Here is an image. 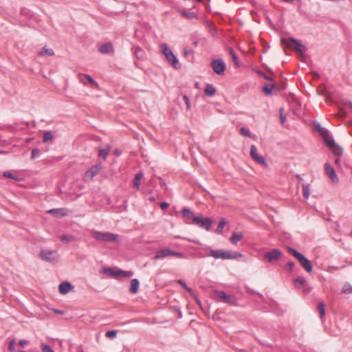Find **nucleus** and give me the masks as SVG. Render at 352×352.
<instances>
[{
    "mask_svg": "<svg viewBox=\"0 0 352 352\" xmlns=\"http://www.w3.org/2000/svg\"><path fill=\"white\" fill-rule=\"evenodd\" d=\"M280 43L287 47L295 50L299 54L302 56L305 51H306V47L302 45L301 41L297 40L293 37L289 38H282L280 39Z\"/></svg>",
    "mask_w": 352,
    "mask_h": 352,
    "instance_id": "f257e3e1",
    "label": "nucleus"
},
{
    "mask_svg": "<svg viewBox=\"0 0 352 352\" xmlns=\"http://www.w3.org/2000/svg\"><path fill=\"white\" fill-rule=\"evenodd\" d=\"M288 252L294 256L298 261L300 263V265L308 272L311 273L313 271V267L311 263V261L305 256L302 254L298 252L293 248L288 247Z\"/></svg>",
    "mask_w": 352,
    "mask_h": 352,
    "instance_id": "f03ea898",
    "label": "nucleus"
},
{
    "mask_svg": "<svg viewBox=\"0 0 352 352\" xmlns=\"http://www.w3.org/2000/svg\"><path fill=\"white\" fill-rule=\"evenodd\" d=\"M92 236L97 241L104 242H116L118 239V234L100 231H94L92 233Z\"/></svg>",
    "mask_w": 352,
    "mask_h": 352,
    "instance_id": "7ed1b4c3",
    "label": "nucleus"
},
{
    "mask_svg": "<svg viewBox=\"0 0 352 352\" xmlns=\"http://www.w3.org/2000/svg\"><path fill=\"white\" fill-rule=\"evenodd\" d=\"M169 256H173L178 258H185L186 256L183 252H176L170 249L166 248L158 250L155 252V259H162Z\"/></svg>",
    "mask_w": 352,
    "mask_h": 352,
    "instance_id": "20e7f679",
    "label": "nucleus"
},
{
    "mask_svg": "<svg viewBox=\"0 0 352 352\" xmlns=\"http://www.w3.org/2000/svg\"><path fill=\"white\" fill-rule=\"evenodd\" d=\"M162 52L164 54L168 62L175 69L179 67V61L173 51L165 43L162 45Z\"/></svg>",
    "mask_w": 352,
    "mask_h": 352,
    "instance_id": "39448f33",
    "label": "nucleus"
},
{
    "mask_svg": "<svg viewBox=\"0 0 352 352\" xmlns=\"http://www.w3.org/2000/svg\"><path fill=\"white\" fill-rule=\"evenodd\" d=\"M211 218H203L201 214H198L192 218V224L199 225L201 228L209 231L212 224Z\"/></svg>",
    "mask_w": 352,
    "mask_h": 352,
    "instance_id": "423d86ee",
    "label": "nucleus"
},
{
    "mask_svg": "<svg viewBox=\"0 0 352 352\" xmlns=\"http://www.w3.org/2000/svg\"><path fill=\"white\" fill-rule=\"evenodd\" d=\"M102 272L104 274L111 277H118L120 276L131 277L133 274L132 271H124L120 269L114 270L111 267L104 268Z\"/></svg>",
    "mask_w": 352,
    "mask_h": 352,
    "instance_id": "0eeeda50",
    "label": "nucleus"
},
{
    "mask_svg": "<svg viewBox=\"0 0 352 352\" xmlns=\"http://www.w3.org/2000/svg\"><path fill=\"white\" fill-rule=\"evenodd\" d=\"M210 66L214 72L219 76L223 75L226 69V64L221 58L213 60Z\"/></svg>",
    "mask_w": 352,
    "mask_h": 352,
    "instance_id": "6e6552de",
    "label": "nucleus"
},
{
    "mask_svg": "<svg viewBox=\"0 0 352 352\" xmlns=\"http://www.w3.org/2000/svg\"><path fill=\"white\" fill-rule=\"evenodd\" d=\"M39 256L46 262L54 263L57 261V253L52 250H42L39 252Z\"/></svg>",
    "mask_w": 352,
    "mask_h": 352,
    "instance_id": "1a4fd4ad",
    "label": "nucleus"
},
{
    "mask_svg": "<svg viewBox=\"0 0 352 352\" xmlns=\"http://www.w3.org/2000/svg\"><path fill=\"white\" fill-rule=\"evenodd\" d=\"M283 253L279 249H272L264 254V258L268 262L272 263L278 261L280 259Z\"/></svg>",
    "mask_w": 352,
    "mask_h": 352,
    "instance_id": "9d476101",
    "label": "nucleus"
},
{
    "mask_svg": "<svg viewBox=\"0 0 352 352\" xmlns=\"http://www.w3.org/2000/svg\"><path fill=\"white\" fill-rule=\"evenodd\" d=\"M214 295L222 299V301L225 303L230 305H235L236 304V298L232 296L228 295L225 292L221 290L214 291Z\"/></svg>",
    "mask_w": 352,
    "mask_h": 352,
    "instance_id": "9b49d317",
    "label": "nucleus"
},
{
    "mask_svg": "<svg viewBox=\"0 0 352 352\" xmlns=\"http://www.w3.org/2000/svg\"><path fill=\"white\" fill-rule=\"evenodd\" d=\"M102 169V165L100 164H96L92 166L84 175V179L85 181L91 180L96 175H98Z\"/></svg>",
    "mask_w": 352,
    "mask_h": 352,
    "instance_id": "f8f14e48",
    "label": "nucleus"
},
{
    "mask_svg": "<svg viewBox=\"0 0 352 352\" xmlns=\"http://www.w3.org/2000/svg\"><path fill=\"white\" fill-rule=\"evenodd\" d=\"M250 156L258 164L264 166H267V163L266 162L265 157L258 154L257 148L255 145L251 146Z\"/></svg>",
    "mask_w": 352,
    "mask_h": 352,
    "instance_id": "ddd939ff",
    "label": "nucleus"
},
{
    "mask_svg": "<svg viewBox=\"0 0 352 352\" xmlns=\"http://www.w3.org/2000/svg\"><path fill=\"white\" fill-rule=\"evenodd\" d=\"M182 16L186 19H197V10L195 6L190 9L183 8L179 10Z\"/></svg>",
    "mask_w": 352,
    "mask_h": 352,
    "instance_id": "4468645a",
    "label": "nucleus"
},
{
    "mask_svg": "<svg viewBox=\"0 0 352 352\" xmlns=\"http://www.w3.org/2000/svg\"><path fill=\"white\" fill-rule=\"evenodd\" d=\"M324 172L333 183L336 184L338 182V177L336 175L333 167L329 163L324 164Z\"/></svg>",
    "mask_w": 352,
    "mask_h": 352,
    "instance_id": "2eb2a0df",
    "label": "nucleus"
},
{
    "mask_svg": "<svg viewBox=\"0 0 352 352\" xmlns=\"http://www.w3.org/2000/svg\"><path fill=\"white\" fill-rule=\"evenodd\" d=\"M324 143L334 155L337 156H341L342 155V148L336 143L332 138Z\"/></svg>",
    "mask_w": 352,
    "mask_h": 352,
    "instance_id": "dca6fc26",
    "label": "nucleus"
},
{
    "mask_svg": "<svg viewBox=\"0 0 352 352\" xmlns=\"http://www.w3.org/2000/svg\"><path fill=\"white\" fill-rule=\"evenodd\" d=\"M314 127L320 135L323 138L324 142H327L331 137L329 135V131L323 127L318 122H314Z\"/></svg>",
    "mask_w": 352,
    "mask_h": 352,
    "instance_id": "f3484780",
    "label": "nucleus"
},
{
    "mask_svg": "<svg viewBox=\"0 0 352 352\" xmlns=\"http://www.w3.org/2000/svg\"><path fill=\"white\" fill-rule=\"evenodd\" d=\"M79 80L80 82L86 85L87 82H89L94 87H98V84L96 82L94 78L88 74H80L78 76Z\"/></svg>",
    "mask_w": 352,
    "mask_h": 352,
    "instance_id": "a211bd4d",
    "label": "nucleus"
},
{
    "mask_svg": "<svg viewBox=\"0 0 352 352\" xmlns=\"http://www.w3.org/2000/svg\"><path fill=\"white\" fill-rule=\"evenodd\" d=\"M74 289V286L67 281H64L58 285V292L61 294H66Z\"/></svg>",
    "mask_w": 352,
    "mask_h": 352,
    "instance_id": "6ab92c4d",
    "label": "nucleus"
},
{
    "mask_svg": "<svg viewBox=\"0 0 352 352\" xmlns=\"http://www.w3.org/2000/svg\"><path fill=\"white\" fill-rule=\"evenodd\" d=\"M50 214L56 217H62L67 215L68 210L66 208H53L48 211Z\"/></svg>",
    "mask_w": 352,
    "mask_h": 352,
    "instance_id": "aec40b11",
    "label": "nucleus"
},
{
    "mask_svg": "<svg viewBox=\"0 0 352 352\" xmlns=\"http://www.w3.org/2000/svg\"><path fill=\"white\" fill-rule=\"evenodd\" d=\"M98 51L101 54H109L113 52V47L111 43H107L100 45L98 48Z\"/></svg>",
    "mask_w": 352,
    "mask_h": 352,
    "instance_id": "412c9836",
    "label": "nucleus"
},
{
    "mask_svg": "<svg viewBox=\"0 0 352 352\" xmlns=\"http://www.w3.org/2000/svg\"><path fill=\"white\" fill-rule=\"evenodd\" d=\"M242 256V254L235 251H225L223 260L225 259H235Z\"/></svg>",
    "mask_w": 352,
    "mask_h": 352,
    "instance_id": "4be33fe9",
    "label": "nucleus"
},
{
    "mask_svg": "<svg viewBox=\"0 0 352 352\" xmlns=\"http://www.w3.org/2000/svg\"><path fill=\"white\" fill-rule=\"evenodd\" d=\"M144 175L142 172L137 173L133 180V187L137 190L140 189L141 180L143 178Z\"/></svg>",
    "mask_w": 352,
    "mask_h": 352,
    "instance_id": "5701e85b",
    "label": "nucleus"
},
{
    "mask_svg": "<svg viewBox=\"0 0 352 352\" xmlns=\"http://www.w3.org/2000/svg\"><path fill=\"white\" fill-rule=\"evenodd\" d=\"M133 54L137 59L141 60L144 56V52L139 46H133L132 47Z\"/></svg>",
    "mask_w": 352,
    "mask_h": 352,
    "instance_id": "b1692460",
    "label": "nucleus"
},
{
    "mask_svg": "<svg viewBox=\"0 0 352 352\" xmlns=\"http://www.w3.org/2000/svg\"><path fill=\"white\" fill-rule=\"evenodd\" d=\"M243 234L241 232H233L230 240L233 244L236 245L238 243L239 241H241L243 239Z\"/></svg>",
    "mask_w": 352,
    "mask_h": 352,
    "instance_id": "393cba45",
    "label": "nucleus"
},
{
    "mask_svg": "<svg viewBox=\"0 0 352 352\" xmlns=\"http://www.w3.org/2000/svg\"><path fill=\"white\" fill-rule=\"evenodd\" d=\"M182 215L184 219L191 220V223H192V218L195 216H193L192 211L188 208L185 207L182 209Z\"/></svg>",
    "mask_w": 352,
    "mask_h": 352,
    "instance_id": "a878e982",
    "label": "nucleus"
},
{
    "mask_svg": "<svg viewBox=\"0 0 352 352\" xmlns=\"http://www.w3.org/2000/svg\"><path fill=\"white\" fill-rule=\"evenodd\" d=\"M140 282L138 278H133L131 281L130 292L131 294H136L138 292Z\"/></svg>",
    "mask_w": 352,
    "mask_h": 352,
    "instance_id": "bb28decb",
    "label": "nucleus"
},
{
    "mask_svg": "<svg viewBox=\"0 0 352 352\" xmlns=\"http://www.w3.org/2000/svg\"><path fill=\"white\" fill-rule=\"evenodd\" d=\"M278 85L275 83H272L271 85H266L263 87V92L265 95H270L272 93V89H277Z\"/></svg>",
    "mask_w": 352,
    "mask_h": 352,
    "instance_id": "cd10ccee",
    "label": "nucleus"
},
{
    "mask_svg": "<svg viewBox=\"0 0 352 352\" xmlns=\"http://www.w3.org/2000/svg\"><path fill=\"white\" fill-rule=\"evenodd\" d=\"M224 252L223 250H211L209 255L215 258H222L223 259L224 256Z\"/></svg>",
    "mask_w": 352,
    "mask_h": 352,
    "instance_id": "c85d7f7f",
    "label": "nucleus"
},
{
    "mask_svg": "<svg viewBox=\"0 0 352 352\" xmlns=\"http://www.w3.org/2000/svg\"><path fill=\"white\" fill-rule=\"evenodd\" d=\"M215 92H216V89L212 85L208 84L206 86L204 93L206 96H212L215 94Z\"/></svg>",
    "mask_w": 352,
    "mask_h": 352,
    "instance_id": "c756f323",
    "label": "nucleus"
},
{
    "mask_svg": "<svg viewBox=\"0 0 352 352\" xmlns=\"http://www.w3.org/2000/svg\"><path fill=\"white\" fill-rule=\"evenodd\" d=\"M307 280L305 277L303 276H298L296 278L294 279V285L297 288H300L303 287Z\"/></svg>",
    "mask_w": 352,
    "mask_h": 352,
    "instance_id": "7c9ffc66",
    "label": "nucleus"
},
{
    "mask_svg": "<svg viewBox=\"0 0 352 352\" xmlns=\"http://www.w3.org/2000/svg\"><path fill=\"white\" fill-rule=\"evenodd\" d=\"M227 224V221L224 218H221L219 222L218 226L216 229L217 234H222L224 226Z\"/></svg>",
    "mask_w": 352,
    "mask_h": 352,
    "instance_id": "2f4dec72",
    "label": "nucleus"
},
{
    "mask_svg": "<svg viewBox=\"0 0 352 352\" xmlns=\"http://www.w3.org/2000/svg\"><path fill=\"white\" fill-rule=\"evenodd\" d=\"M41 56H53L54 52L52 49L44 47L39 52Z\"/></svg>",
    "mask_w": 352,
    "mask_h": 352,
    "instance_id": "473e14b6",
    "label": "nucleus"
},
{
    "mask_svg": "<svg viewBox=\"0 0 352 352\" xmlns=\"http://www.w3.org/2000/svg\"><path fill=\"white\" fill-rule=\"evenodd\" d=\"M60 240L63 242H72L75 240V237L72 235H68V234H63L60 236Z\"/></svg>",
    "mask_w": 352,
    "mask_h": 352,
    "instance_id": "72a5a7b5",
    "label": "nucleus"
},
{
    "mask_svg": "<svg viewBox=\"0 0 352 352\" xmlns=\"http://www.w3.org/2000/svg\"><path fill=\"white\" fill-rule=\"evenodd\" d=\"M317 310L319 313L320 318H322L325 315L324 303L323 302H320L318 304Z\"/></svg>",
    "mask_w": 352,
    "mask_h": 352,
    "instance_id": "f704fd0d",
    "label": "nucleus"
},
{
    "mask_svg": "<svg viewBox=\"0 0 352 352\" xmlns=\"http://www.w3.org/2000/svg\"><path fill=\"white\" fill-rule=\"evenodd\" d=\"M310 188L309 184H302V195L305 199H308L309 197Z\"/></svg>",
    "mask_w": 352,
    "mask_h": 352,
    "instance_id": "c9c22d12",
    "label": "nucleus"
},
{
    "mask_svg": "<svg viewBox=\"0 0 352 352\" xmlns=\"http://www.w3.org/2000/svg\"><path fill=\"white\" fill-rule=\"evenodd\" d=\"M52 139H53V135H52V133L51 131H47L44 133L43 136V142H47L49 141L52 140Z\"/></svg>",
    "mask_w": 352,
    "mask_h": 352,
    "instance_id": "e433bc0d",
    "label": "nucleus"
},
{
    "mask_svg": "<svg viewBox=\"0 0 352 352\" xmlns=\"http://www.w3.org/2000/svg\"><path fill=\"white\" fill-rule=\"evenodd\" d=\"M3 176L6 178L14 179L16 181H21V179L19 177H18L17 176L14 175V174H12V173H10L9 171L3 172Z\"/></svg>",
    "mask_w": 352,
    "mask_h": 352,
    "instance_id": "4c0bfd02",
    "label": "nucleus"
},
{
    "mask_svg": "<svg viewBox=\"0 0 352 352\" xmlns=\"http://www.w3.org/2000/svg\"><path fill=\"white\" fill-rule=\"evenodd\" d=\"M109 148H100L99 149V157H102L104 160L107 158L109 155Z\"/></svg>",
    "mask_w": 352,
    "mask_h": 352,
    "instance_id": "58836bf2",
    "label": "nucleus"
},
{
    "mask_svg": "<svg viewBox=\"0 0 352 352\" xmlns=\"http://www.w3.org/2000/svg\"><path fill=\"white\" fill-rule=\"evenodd\" d=\"M177 283L182 287H184L188 293H190L192 296H193V293H192V289L190 288V287H188L187 286V285L186 284V283L182 280V279H179L177 280Z\"/></svg>",
    "mask_w": 352,
    "mask_h": 352,
    "instance_id": "ea45409f",
    "label": "nucleus"
},
{
    "mask_svg": "<svg viewBox=\"0 0 352 352\" xmlns=\"http://www.w3.org/2000/svg\"><path fill=\"white\" fill-rule=\"evenodd\" d=\"M228 51H229V53H230V54L231 55V56L232 58V60H233L234 65L236 66H239L238 58H237V56H236L234 50L232 48L230 47Z\"/></svg>",
    "mask_w": 352,
    "mask_h": 352,
    "instance_id": "a19ab883",
    "label": "nucleus"
},
{
    "mask_svg": "<svg viewBox=\"0 0 352 352\" xmlns=\"http://www.w3.org/2000/svg\"><path fill=\"white\" fill-rule=\"evenodd\" d=\"M342 292L346 294H352V285L349 283L344 284L342 288Z\"/></svg>",
    "mask_w": 352,
    "mask_h": 352,
    "instance_id": "79ce46f5",
    "label": "nucleus"
},
{
    "mask_svg": "<svg viewBox=\"0 0 352 352\" xmlns=\"http://www.w3.org/2000/svg\"><path fill=\"white\" fill-rule=\"evenodd\" d=\"M117 336L116 330H110L106 332L105 336L109 339H113Z\"/></svg>",
    "mask_w": 352,
    "mask_h": 352,
    "instance_id": "37998d69",
    "label": "nucleus"
},
{
    "mask_svg": "<svg viewBox=\"0 0 352 352\" xmlns=\"http://www.w3.org/2000/svg\"><path fill=\"white\" fill-rule=\"evenodd\" d=\"M41 349L42 352H54L52 349L49 345L45 343H41Z\"/></svg>",
    "mask_w": 352,
    "mask_h": 352,
    "instance_id": "c03bdc74",
    "label": "nucleus"
},
{
    "mask_svg": "<svg viewBox=\"0 0 352 352\" xmlns=\"http://www.w3.org/2000/svg\"><path fill=\"white\" fill-rule=\"evenodd\" d=\"M256 73L260 76L263 77L265 80H267L268 81H273L272 78L270 76L267 75L264 72L261 71V70H258V71H256Z\"/></svg>",
    "mask_w": 352,
    "mask_h": 352,
    "instance_id": "a18cd8bd",
    "label": "nucleus"
},
{
    "mask_svg": "<svg viewBox=\"0 0 352 352\" xmlns=\"http://www.w3.org/2000/svg\"><path fill=\"white\" fill-rule=\"evenodd\" d=\"M240 132L243 136H245V137H250L251 136L250 131L245 127H242L240 130Z\"/></svg>",
    "mask_w": 352,
    "mask_h": 352,
    "instance_id": "49530a36",
    "label": "nucleus"
},
{
    "mask_svg": "<svg viewBox=\"0 0 352 352\" xmlns=\"http://www.w3.org/2000/svg\"><path fill=\"white\" fill-rule=\"evenodd\" d=\"M15 340L13 339V340H10L9 343H8V350L11 352H14L15 351Z\"/></svg>",
    "mask_w": 352,
    "mask_h": 352,
    "instance_id": "de8ad7c7",
    "label": "nucleus"
},
{
    "mask_svg": "<svg viewBox=\"0 0 352 352\" xmlns=\"http://www.w3.org/2000/svg\"><path fill=\"white\" fill-rule=\"evenodd\" d=\"M40 153V150L38 148H33L31 152V160H34L36 157Z\"/></svg>",
    "mask_w": 352,
    "mask_h": 352,
    "instance_id": "09e8293b",
    "label": "nucleus"
},
{
    "mask_svg": "<svg viewBox=\"0 0 352 352\" xmlns=\"http://www.w3.org/2000/svg\"><path fill=\"white\" fill-rule=\"evenodd\" d=\"M183 100H184V101L185 102V103L186 104V109H190V100H189L188 97L186 95H184L183 96Z\"/></svg>",
    "mask_w": 352,
    "mask_h": 352,
    "instance_id": "8fccbe9b",
    "label": "nucleus"
},
{
    "mask_svg": "<svg viewBox=\"0 0 352 352\" xmlns=\"http://www.w3.org/2000/svg\"><path fill=\"white\" fill-rule=\"evenodd\" d=\"M283 109H280V121L281 124H284L286 120V116L283 114Z\"/></svg>",
    "mask_w": 352,
    "mask_h": 352,
    "instance_id": "3c124183",
    "label": "nucleus"
},
{
    "mask_svg": "<svg viewBox=\"0 0 352 352\" xmlns=\"http://www.w3.org/2000/svg\"><path fill=\"white\" fill-rule=\"evenodd\" d=\"M169 206V204L166 201H163L160 203V208L162 210H166Z\"/></svg>",
    "mask_w": 352,
    "mask_h": 352,
    "instance_id": "603ef678",
    "label": "nucleus"
},
{
    "mask_svg": "<svg viewBox=\"0 0 352 352\" xmlns=\"http://www.w3.org/2000/svg\"><path fill=\"white\" fill-rule=\"evenodd\" d=\"M193 51L190 48H185L184 50V54L185 56H188L189 55L192 54Z\"/></svg>",
    "mask_w": 352,
    "mask_h": 352,
    "instance_id": "864d4df0",
    "label": "nucleus"
},
{
    "mask_svg": "<svg viewBox=\"0 0 352 352\" xmlns=\"http://www.w3.org/2000/svg\"><path fill=\"white\" fill-rule=\"evenodd\" d=\"M304 7H305V4H304V3H302L301 2V3H300V6H299V10H300V11L301 12H302V13L305 14H308L309 12H307V10H304Z\"/></svg>",
    "mask_w": 352,
    "mask_h": 352,
    "instance_id": "5fc2aeb1",
    "label": "nucleus"
},
{
    "mask_svg": "<svg viewBox=\"0 0 352 352\" xmlns=\"http://www.w3.org/2000/svg\"><path fill=\"white\" fill-rule=\"evenodd\" d=\"M286 267L288 268L289 272H292L293 270L294 267V263H293V262H288L286 264Z\"/></svg>",
    "mask_w": 352,
    "mask_h": 352,
    "instance_id": "6e6d98bb",
    "label": "nucleus"
},
{
    "mask_svg": "<svg viewBox=\"0 0 352 352\" xmlns=\"http://www.w3.org/2000/svg\"><path fill=\"white\" fill-rule=\"evenodd\" d=\"M192 296H194L196 303L199 305V307H200V309H202L203 308H202V305H201V300H199L197 296H194V295H193Z\"/></svg>",
    "mask_w": 352,
    "mask_h": 352,
    "instance_id": "4d7b16f0",
    "label": "nucleus"
},
{
    "mask_svg": "<svg viewBox=\"0 0 352 352\" xmlns=\"http://www.w3.org/2000/svg\"><path fill=\"white\" fill-rule=\"evenodd\" d=\"M28 343V341L25 340H20L19 342V344L21 346V347H24L25 345H26Z\"/></svg>",
    "mask_w": 352,
    "mask_h": 352,
    "instance_id": "13d9d810",
    "label": "nucleus"
},
{
    "mask_svg": "<svg viewBox=\"0 0 352 352\" xmlns=\"http://www.w3.org/2000/svg\"><path fill=\"white\" fill-rule=\"evenodd\" d=\"M54 311L55 313H57V314H63L64 313L63 311H60V310H58V309H54Z\"/></svg>",
    "mask_w": 352,
    "mask_h": 352,
    "instance_id": "bf43d9fd",
    "label": "nucleus"
},
{
    "mask_svg": "<svg viewBox=\"0 0 352 352\" xmlns=\"http://www.w3.org/2000/svg\"><path fill=\"white\" fill-rule=\"evenodd\" d=\"M345 105H349L352 109V102H348L347 103H345Z\"/></svg>",
    "mask_w": 352,
    "mask_h": 352,
    "instance_id": "052dcab7",
    "label": "nucleus"
},
{
    "mask_svg": "<svg viewBox=\"0 0 352 352\" xmlns=\"http://www.w3.org/2000/svg\"><path fill=\"white\" fill-rule=\"evenodd\" d=\"M149 200L151 201V202H154L155 201V199L154 197H149Z\"/></svg>",
    "mask_w": 352,
    "mask_h": 352,
    "instance_id": "680f3d73",
    "label": "nucleus"
},
{
    "mask_svg": "<svg viewBox=\"0 0 352 352\" xmlns=\"http://www.w3.org/2000/svg\"><path fill=\"white\" fill-rule=\"evenodd\" d=\"M197 43H198L197 41H194V42H193V45H194L195 46H197Z\"/></svg>",
    "mask_w": 352,
    "mask_h": 352,
    "instance_id": "e2e57ef3",
    "label": "nucleus"
},
{
    "mask_svg": "<svg viewBox=\"0 0 352 352\" xmlns=\"http://www.w3.org/2000/svg\"><path fill=\"white\" fill-rule=\"evenodd\" d=\"M338 161H339V160H338V159H336V161H335V162H336V163H338Z\"/></svg>",
    "mask_w": 352,
    "mask_h": 352,
    "instance_id": "0e129e2a",
    "label": "nucleus"
},
{
    "mask_svg": "<svg viewBox=\"0 0 352 352\" xmlns=\"http://www.w3.org/2000/svg\"><path fill=\"white\" fill-rule=\"evenodd\" d=\"M349 235L352 236V232H350Z\"/></svg>",
    "mask_w": 352,
    "mask_h": 352,
    "instance_id": "69168bd1",
    "label": "nucleus"
},
{
    "mask_svg": "<svg viewBox=\"0 0 352 352\" xmlns=\"http://www.w3.org/2000/svg\"><path fill=\"white\" fill-rule=\"evenodd\" d=\"M164 184H165V183H164V182L161 183V185H162H162H164Z\"/></svg>",
    "mask_w": 352,
    "mask_h": 352,
    "instance_id": "338daca9",
    "label": "nucleus"
},
{
    "mask_svg": "<svg viewBox=\"0 0 352 352\" xmlns=\"http://www.w3.org/2000/svg\"><path fill=\"white\" fill-rule=\"evenodd\" d=\"M19 352H25V351H19Z\"/></svg>",
    "mask_w": 352,
    "mask_h": 352,
    "instance_id": "774afa93",
    "label": "nucleus"
}]
</instances>
